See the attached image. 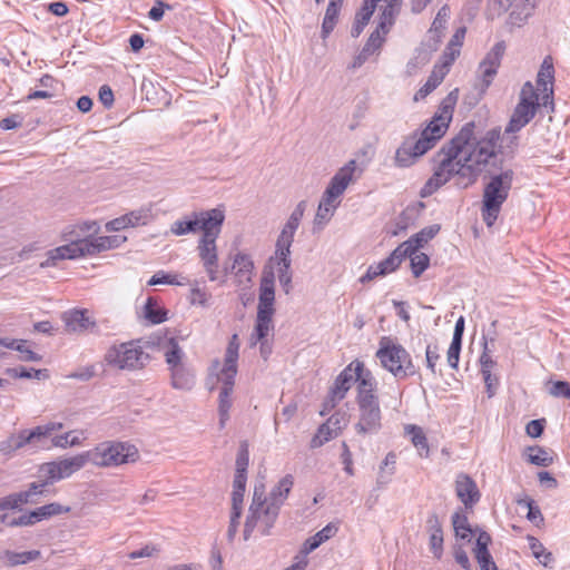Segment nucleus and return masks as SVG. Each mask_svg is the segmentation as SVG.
Returning <instances> with one entry per match:
<instances>
[{
  "label": "nucleus",
  "instance_id": "1",
  "mask_svg": "<svg viewBox=\"0 0 570 570\" xmlns=\"http://www.w3.org/2000/svg\"><path fill=\"white\" fill-rule=\"evenodd\" d=\"M474 128L473 121L466 122L456 136L441 148L436 155L438 166L425 183L422 196L433 194L451 178H455L456 186L468 188L478 180L483 170L497 165L501 150L500 129H490L478 138Z\"/></svg>",
  "mask_w": 570,
  "mask_h": 570
},
{
  "label": "nucleus",
  "instance_id": "2",
  "mask_svg": "<svg viewBox=\"0 0 570 570\" xmlns=\"http://www.w3.org/2000/svg\"><path fill=\"white\" fill-rule=\"evenodd\" d=\"M356 403L358 406V420L354 424L356 434L362 438L377 434L382 428V412L376 393V381H371L370 377L362 381Z\"/></svg>",
  "mask_w": 570,
  "mask_h": 570
},
{
  "label": "nucleus",
  "instance_id": "3",
  "mask_svg": "<svg viewBox=\"0 0 570 570\" xmlns=\"http://www.w3.org/2000/svg\"><path fill=\"white\" fill-rule=\"evenodd\" d=\"M513 177L514 171L507 168L500 174L492 175L484 186L481 214L488 227H491L498 219L501 207L508 199Z\"/></svg>",
  "mask_w": 570,
  "mask_h": 570
},
{
  "label": "nucleus",
  "instance_id": "4",
  "mask_svg": "<svg viewBox=\"0 0 570 570\" xmlns=\"http://www.w3.org/2000/svg\"><path fill=\"white\" fill-rule=\"evenodd\" d=\"M279 510L281 509L277 507L272 505L266 498L264 484H256L244 525V539L248 540L252 532L257 527L261 529L263 535H268L279 514Z\"/></svg>",
  "mask_w": 570,
  "mask_h": 570
},
{
  "label": "nucleus",
  "instance_id": "5",
  "mask_svg": "<svg viewBox=\"0 0 570 570\" xmlns=\"http://www.w3.org/2000/svg\"><path fill=\"white\" fill-rule=\"evenodd\" d=\"M370 377L371 381H376L372 372L365 368V365L361 361H353L348 364L335 379L332 387L330 389L328 395L323 403L322 415L333 410L347 394L353 384L356 385V391L360 393V386L362 381Z\"/></svg>",
  "mask_w": 570,
  "mask_h": 570
},
{
  "label": "nucleus",
  "instance_id": "6",
  "mask_svg": "<svg viewBox=\"0 0 570 570\" xmlns=\"http://www.w3.org/2000/svg\"><path fill=\"white\" fill-rule=\"evenodd\" d=\"M383 368L389 371L396 380H404L417 373L410 353L389 337L380 341V347L375 354Z\"/></svg>",
  "mask_w": 570,
  "mask_h": 570
},
{
  "label": "nucleus",
  "instance_id": "7",
  "mask_svg": "<svg viewBox=\"0 0 570 570\" xmlns=\"http://www.w3.org/2000/svg\"><path fill=\"white\" fill-rule=\"evenodd\" d=\"M87 462L100 468L118 466L135 462L138 450L127 442L105 441L85 451Z\"/></svg>",
  "mask_w": 570,
  "mask_h": 570
},
{
  "label": "nucleus",
  "instance_id": "8",
  "mask_svg": "<svg viewBox=\"0 0 570 570\" xmlns=\"http://www.w3.org/2000/svg\"><path fill=\"white\" fill-rule=\"evenodd\" d=\"M149 358V355L142 350L139 342L136 341L112 345L105 355V361L108 365L126 371H136L145 367Z\"/></svg>",
  "mask_w": 570,
  "mask_h": 570
},
{
  "label": "nucleus",
  "instance_id": "9",
  "mask_svg": "<svg viewBox=\"0 0 570 570\" xmlns=\"http://www.w3.org/2000/svg\"><path fill=\"white\" fill-rule=\"evenodd\" d=\"M185 354L178 343L170 338L165 347V360L170 372V384L176 390L189 391L196 383L195 372L184 361Z\"/></svg>",
  "mask_w": 570,
  "mask_h": 570
},
{
  "label": "nucleus",
  "instance_id": "10",
  "mask_svg": "<svg viewBox=\"0 0 570 570\" xmlns=\"http://www.w3.org/2000/svg\"><path fill=\"white\" fill-rule=\"evenodd\" d=\"M225 214L220 208L193 212L183 219L174 222L170 226V233L175 236H183L202 230L204 234L210 232L216 226H223Z\"/></svg>",
  "mask_w": 570,
  "mask_h": 570
},
{
  "label": "nucleus",
  "instance_id": "11",
  "mask_svg": "<svg viewBox=\"0 0 570 570\" xmlns=\"http://www.w3.org/2000/svg\"><path fill=\"white\" fill-rule=\"evenodd\" d=\"M458 99V89L451 91L442 101L439 112L433 117L429 125L417 132V139L424 142L429 151L440 140L452 119L453 109Z\"/></svg>",
  "mask_w": 570,
  "mask_h": 570
},
{
  "label": "nucleus",
  "instance_id": "12",
  "mask_svg": "<svg viewBox=\"0 0 570 570\" xmlns=\"http://www.w3.org/2000/svg\"><path fill=\"white\" fill-rule=\"evenodd\" d=\"M87 463L86 454L81 452L70 458L43 463L39 469V473L47 482L53 483L71 476Z\"/></svg>",
  "mask_w": 570,
  "mask_h": 570
},
{
  "label": "nucleus",
  "instance_id": "13",
  "mask_svg": "<svg viewBox=\"0 0 570 570\" xmlns=\"http://www.w3.org/2000/svg\"><path fill=\"white\" fill-rule=\"evenodd\" d=\"M222 230V226H216L210 232L204 233L198 240L197 250L203 266L208 275L209 281L214 282L218 278V255L216 239Z\"/></svg>",
  "mask_w": 570,
  "mask_h": 570
},
{
  "label": "nucleus",
  "instance_id": "14",
  "mask_svg": "<svg viewBox=\"0 0 570 570\" xmlns=\"http://www.w3.org/2000/svg\"><path fill=\"white\" fill-rule=\"evenodd\" d=\"M219 360L213 361L210 365V374L216 375L217 380L223 383L218 397V415H219V429L223 430L229 419V410L232 407V393L234 387V380L236 374L225 373L219 370Z\"/></svg>",
  "mask_w": 570,
  "mask_h": 570
},
{
  "label": "nucleus",
  "instance_id": "15",
  "mask_svg": "<svg viewBox=\"0 0 570 570\" xmlns=\"http://www.w3.org/2000/svg\"><path fill=\"white\" fill-rule=\"evenodd\" d=\"M426 151V146L417 139V132H414L406 137L396 149L394 164L401 168L410 167Z\"/></svg>",
  "mask_w": 570,
  "mask_h": 570
},
{
  "label": "nucleus",
  "instance_id": "16",
  "mask_svg": "<svg viewBox=\"0 0 570 570\" xmlns=\"http://www.w3.org/2000/svg\"><path fill=\"white\" fill-rule=\"evenodd\" d=\"M62 321L67 332L69 333L90 332L97 335L102 334L100 324L90 318L87 309H72L66 312L62 315Z\"/></svg>",
  "mask_w": 570,
  "mask_h": 570
},
{
  "label": "nucleus",
  "instance_id": "17",
  "mask_svg": "<svg viewBox=\"0 0 570 570\" xmlns=\"http://www.w3.org/2000/svg\"><path fill=\"white\" fill-rule=\"evenodd\" d=\"M505 52L504 41L497 42L480 62L479 71L484 89L493 81Z\"/></svg>",
  "mask_w": 570,
  "mask_h": 570
},
{
  "label": "nucleus",
  "instance_id": "18",
  "mask_svg": "<svg viewBox=\"0 0 570 570\" xmlns=\"http://www.w3.org/2000/svg\"><path fill=\"white\" fill-rule=\"evenodd\" d=\"M41 445L38 441V435L35 428L31 430H21L18 433L11 434L6 440L0 442V452L3 455H12L18 450L31 446L38 449Z\"/></svg>",
  "mask_w": 570,
  "mask_h": 570
},
{
  "label": "nucleus",
  "instance_id": "19",
  "mask_svg": "<svg viewBox=\"0 0 570 570\" xmlns=\"http://www.w3.org/2000/svg\"><path fill=\"white\" fill-rule=\"evenodd\" d=\"M275 275L272 271L264 272L259 286L257 314L274 315L275 302Z\"/></svg>",
  "mask_w": 570,
  "mask_h": 570
},
{
  "label": "nucleus",
  "instance_id": "20",
  "mask_svg": "<svg viewBox=\"0 0 570 570\" xmlns=\"http://www.w3.org/2000/svg\"><path fill=\"white\" fill-rule=\"evenodd\" d=\"M277 273V278L285 293L288 294L292 288V273H291V248L276 247L274 257L271 258Z\"/></svg>",
  "mask_w": 570,
  "mask_h": 570
},
{
  "label": "nucleus",
  "instance_id": "21",
  "mask_svg": "<svg viewBox=\"0 0 570 570\" xmlns=\"http://www.w3.org/2000/svg\"><path fill=\"white\" fill-rule=\"evenodd\" d=\"M455 493L466 509H471L480 500V492L474 480L465 473L455 479Z\"/></svg>",
  "mask_w": 570,
  "mask_h": 570
},
{
  "label": "nucleus",
  "instance_id": "22",
  "mask_svg": "<svg viewBox=\"0 0 570 570\" xmlns=\"http://www.w3.org/2000/svg\"><path fill=\"white\" fill-rule=\"evenodd\" d=\"M83 246H86V244H82V239H78L53 248L48 252V257L45 262L41 263V267L55 266L57 261L75 259L85 256L86 254Z\"/></svg>",
  "mask_w": 570,
  "mask_h": 570
},
{
  "label": "nucleus",
  "instance_id": "23",
  "mask_svg": "<svg viewBox=\"0 0 570 570\" xmlns=\"http://www.w3.org/2000/svg\"><path fill=\"white\" fill-rule=\"evenodd\" d=\"M553 79H554V68H553L552 58L550 56H547L541 63V67H540V70L538 72V77H537V83L543 92L542 104L544 106L552 98Z\"/></svg>",
  "mask_w": 570,
  "mask_h": 570
},
{
  "label": "nucleus",
  "instance_id": "24",
  "mask_svg": "<svg viewBox=\"0 0 570 570\" xmlns=\"http://www.w3.org/2000/svg\"><path fill=\"white\" fill-rule=\"evenodd\" d=\"M537 111L538 108H535V106L517 104L510 121L505 127V132L513 134L520 131L534 118Z\"/></svg>",
  "mask_w": 570,
  "mask_h": 570
},
{
  "label": "nucleus",
  "instance_id": "25",
  "mask_svg": "<svg viewBox=\"0 0 570 570\" xmlns=\"http://www.w3.org/2000/svg\"><path fill=\"white\" fill-rule=\"evenodd\" d=\"M126 240V237L121 236H98V237H87L82 238L85 254L86 255H95L111 248L118 247L121 243Z\"/></svg>",
  "mask_w": 570,
  "mask_h": 570
},
{
  "label": "nucleus",
  "instance_id": "26",
  "mask_svg": "<svg viewBox=\"0 0 570 570\" xmlns=\"http://www.w3.org/2000/svg\"><path fill=\"white\" fill-rule=\"evenodd\" d=\"M356 169V161L350 160L332 177L327 187L340 194H344L348 185L353 181V175Z\"/></svg>",
  "mask_w": 570,
  "mask_h": 570
},
{
  "label": "nucleus",
  "instance_id": "27",
  "mask_svg": "<svg viewBox=\"0 0 570 570\" xmlns=\"http://www.w3.org/2000/svg\"><path fill=\"white\" fill-rule=\"evenodd\" d=\"M293 485H294V476L292 474H286L278 481L277 484H275L273 487L268 497H266V498L272 503V505H275L278 509H281V507L284 504L285 500L287 499Z\"/></svg>",
  "mask_w": 570,
  "mask_h": 570
},
{
  "label": "nucleus",
  "instance_id": "28",
  "mask_svg": "<svg viewBox=\"0 0 570 570\" xmlns=\"http://www.w3.org/2000/svg\"><path fill=\"white\" fill-rule=\"evenodd\" d=\"M426 524L430 532V549L434 557L440 558L443 551V531L438 515L432 513Z\"/></svg>",
  "mask_w": 570,
  "mask_h": 570
},
{
  "label": "nucleus",
  "instance_id": "29",
  "mask_svg": "<svg viewBox=\"0 0 570 570\" xmlns=\"http://www.w3.org/2000/svg\"><path fill=\"white\" fill-rule=\"evenodd\" d=\"M410 246V243H402L391 253L389 257L376 264L379 268L382 269V275H386L399 267L401 262L407 257L406 248Z\"/></svg>",
  "mask_w": 570,
  "mask_h": 570
},
{
  "label": "nucleus",
  "instance_id": "30",
  "mask_svg": "<svg viewBox=\"0 0 570 570\" xmlns=\"http://www.w3.org/2000/svg\"><path fill=\"white\" fill-rule=\"evenodd\" d=\"M337 532V527L333 523H328L322 530L316 532L313 537L308 538L303 547L304 553H311L317 549L323 542L327 541Z\"/></svg>",
  "mask_w": 570,
  "mask_h": 570
},
{
  "label": "nucleus",
  "instance_id": "31",
  "mask_svg": "<svg viewBox=\"0 0 570 570\" xmlns=\"http://www.w3.org/2000/svg\"><path fill=\"white\" fill-rule=\"evenodd\" d=\"M440 232V225H431L423 229H421L419 233H416L414 236H412L410 239L405 240L404 243H410V247L407 249V255H412L414 250H417L420 247H423L424 244H426L429 240L435 237V235Z\"/></svg>",
  "mask_w": 570,
  "mask_h": 570
},
{
  "label": "nucleus",
  "instance_id": "32",
  "mask_svg": "<svg viewBox=\"0 0 570 570\" xmlns=\"http://www.w3.org/2000/svg\"><path fill=\"white\" fill-rule=\"evenodd\" d=\"M238 350H239L238 337L236 334H234L228 343L227 348H226L224 365H223V367L219 366L218 371L229 373V375L237 374Z\"/></svg>",
  "mask_w": 570,
  "mask_h": 570
},
{
  "label": "nucleus",
  "instance_id": "33",
  "mask_svg": "<svg viewBox=\"0 0 570 570\" xmlns=\"http://www.w3.org/2000/svg\"><path fill=\"white\" fill-rule=\"evenodd\" d=\"M382 33V29L380 28V26H377V28L370 35L361 53L356 58L354 66H361L363 61H365L372 53H374L379 48H381L384 41Z\"/></svg>",
  "mask_w": 570,
  "mask_h": 570
},
{
  "label": "nucleus",
  "instance_id": "34",
  "mask_svg": "<svg viewBox=\"0 0 570 570\" xmlns=\"http://www.w3.org/2000/svg\"><path fill=\"white\" fill-rule=\"evenodd\" d=\"M343 1L330 0L322 23V36L326 38L335 28Z\"/></svg>",
  "mask_w": 570,
  "mask_h": 570
},
{
  "label": "nucleus",
  "instance_id": "35",
  "mask_svg": "<svg viewBox=\"0 0 570 570\" xmlns=\"http://www.w3.org/2000/svg\"><path fill=\"white\" fill-rule=\"evenodd\" d=\"M452 525L456 538L466 542L471 541L474 530L469 523L468 517L461 510L453 513Z\"/></svg>",
  "mask_w": 570,
  "mask_h": 570
},
{
  "label": "nucleus",
  "instance_id": "36",
  "mask_svg": "<svg viewBox=\"0 0 570 570\" xmlns=\"http://www.w3.org/2000/svg\"><path fill=\"white\" fill-rule=\"evenodd\" d=\"M374 10V6L363 2L361 9L355 14V20L351 29V36L353 38H357L362 33L363 29L368 23Z\"/></svg>",
  "mask_w": 570,
  "mask_h": 570
},
{
  "label": "nucleus",
  "instance_id": "37",
  "mask_svg": "<svg viewBox=\"0 0 570 570\" xmlns=\"http://www.w3.org/2000/svg\"><path fill=\"white\" fill-rule=\"evenodd\" d=\"M40 556V551H24V552H13L6 550L1 554V560L9 566L24 564L27 562L33 561L38 559Z\"/></svg>",
  "mask_w": 570,
  "mask_h": 570
},
{
  "label": "nucleus",
  "instance_id": "38",
  "mask_svg": "<svg viewBox=\"0 0 570 570\" xmlns=\"http://www.w3.org/2000/svg\"><path fill=\"white\" fill-rule=\"evenodd\" d=\"M253 262L248 255L238 253L234 258L233 269H236L235 275L238 277V281L242 283L244 281H250V274L253 271Z\"/></svg>",
  "mask_w": 570,
  "mask_h": 570
},
{
  "label": "nucleus",
  "instance_id": "39",
  "mask_svg": "<svg viewBox=\"0 0 570 570\" xmlns=\"http://www.w3.org/2000/svg\"><path fill=\"white\" fill-rule=\"evenodd\" d=\"M247 476L235 473L232 492V509L243 510L244 493L246 489Z\"/></svg>",
  "mask_w": 570,
  "mask_h": 570
},
{
  "label": "nucleus",
  "instance_id": "40",
  "mask_svg": "<svg viewBox=\"0 0 570 570\" xmlns=\"http://www.w3.org/2000/svg\"><path fill=\"white\" fill-rule=\"evenodd\" d=\"M299 226V222L292 219L288 217L286 224L284 225L277 240H276V247H286L291 248L294 235Z\"/></svg>",
  "mask_w": 570,
  "mask_h": 570
},
{
  "label": "nucleus",
  "instance_id": "41",
  "mask_svg": "<svg viewBox=\"0 0 570 570\" xmlns=\"http://www.w3.org/2000/svg\"><path fill=\"white\" fill-rule=\"evenodd\" d=\"M33 511H35V514L37 515V521L40 522L42 520L49 519L55 515L68 513L70 511V508L63 507L58 502H52V503L39 507Z\"/></svg>",
  "mask_w": 570,
  "mask_h": 570
},
{
  "label": "nucleus",
  "instance_id": "42",
  "mask_svg": "<svg viewBox=\"0 0 570 570\" xmlns=\"http://www.w3.org/2000/svg\"><path fill=\"white\" fill-rule=\"evenodd\" d=\"M527 451L529 452L528 461L531 464L538 466H549L553 462V459L549 452L541 446H529Z\"/></svg>",
  "mask_w": 570,
  "mask_h": 570
},
{
  "label": "nucleus",
  "instance_id": "43",
  "mask_svg": "<svg viewBox=\"0 0 570 570\" xmlns=\"http://www.w3.org/2000/svg\"><path fill=\"white\" fill-rule=\"evenodd\" d=\"M125 218L129 227L147 225L151 219V209L148 207H141L125 214Z\"/></svg>",
  "mask_w": 570,
  "mask_h": 570
},
{
  "label": "nucleus",
  "instance_id": "44",
  "mask_svg": "<svg viewBox=\"0 0 570 570\" xmlns=\"http://www.w3.org/2000/svg\"><path fill=\"white\" fill-rule=\"evenodd\" d=\"M406 432L411 436V441L414 446L419 450L420 455H428L429 445L422 429L415 425H410L406 428Z\"/></svg>",
  "mask_w": 570,
  "mask_h": 570
},
{
  "label": "nucleus",
  "instance_id": "45",
  "mask_svg": "<svg viewBox=\"0 0 570 570\" xmlns=\"http://www.w3.org/2000/svg\"><path fill=\"white\" fill-rule=\"evenodd\" d=\"M145 317L153 324L166 321V312L157 305V302L149 297L145 304Z\"/></svg>",
  "mask_w": 570,
  "mask_h": 570
},
{
  "label": "nucleus",
  "instance_id": "46",
  "mask_svg": "<svg viewBox=\"0 0 570 570\" xmlns=\"http://www.w3.org/2000/svg\"><path fill=\"white\" fill-rule=\"evenodd\" d=\"M273 328V315L257 314L254 327L256 340H265Z\"/></svg>",
  "mask_w": 570,
  "mask_h": 570
},
{
  "label": "nucleus",
  "instance_id": "47",
  "mask_svg": "<svg viewBox=\"0 0 570 570\" xmlns=\"http://www.w3.org/2000/svg\"><path fill=\"white\" fill-rule=\"evenodd\" d=\"M399 11L400 7H394L393 3L387 1V4L384 8L379 22V26L382 29L383 35H386L389 32V29L393 24L394 18L399 13Z\"/></svg>",
  "mask_w": 570,
  "mask_h": 570
},
{
  "label": "nucleus",
  "instance_id": "48",
  "mask_svg": "<svg viewBox=\"0 0 570 570\" xmlns=\"http://www.w3.org/2000/svg\"><path fill=\"white\" fill-rule=\"evenodd\" d=\"M529 546L533 556L544 566L553 560L552 553L548 552L543 544L534 537H529Z\"/></svg>",
  "mask_w": 570,
  "mask_h": 570
},
{
  "label": "nucleus",
  "instance_id": "49",
  "mask_svg": "<svg viewBox=\"0 0 570 570\" xmlns=\"http://www.w3.org/2000/svg\"><path fill=\"white\" fill-rule=\"evenodd\" d=\"M407 256L411 259V269L414 277H419L429 267V256L424 253H417V250H414L412 255Z\"/></svg>",
  "mask_w": 570,
  "mask_h": 570
},
{
  "label": "nucleus",
  "instance_id": "50",
  "mask_svg": "<svg viewBox=\"0 0 570 570\" xmlns=\"http://www.w3.org/2000/svg\"><path fill=\"white\" fill-rule=\"evenodd\" d=\"M518 104L535 106V108H539V106H540L539 96H538L533 85L530 81H527L522 86Z\"/></svg>",
  "mask_w": 570,
  "mask_h": 570
},
{
  "label": "nucleus",
  "instance_id": "51",
  "mask_svg": "<svg viewBox=\"0 0 570 570\" xmlns=\"http://www.w3.org/2000/svg\"><path fill=\"white\" fill-rule=\"evenodd\" d=\"M0 522L7 523L9 527H28L36 524L38 521L35 511H31L12 519H8V515L4 514L0 518Z\"/></svg>",
  "mask_w": 570,
  "mask_h": 570
},
{
  "label": "nucleus",
  "instance_id": "52",
  "mask_svg": "<svg viewBox=\"0 0 570 570\" xmlns=\"http://www.w3.org/2000/svg\"><path fill=\"white\" fill-rule=\"evenodd\" d=\"M8 374H10L12 377H19V379H37L41 380L47 377V371L46 370H35V368H26V367H16V368H8Z\"/></svg>",
  "mask_w": 570,
  "mask_h": 570
},
{
  "label": "nucleus",
  "instance_id": "53",
  "mask_svg": "<svg viewBox=\"0 0 570 570\" xmlns=\"http://www.w3.org/2000/svg\"><path fill=\"white\" fill-rule=\"evenodd\" d=\"M28 503V495L19 493H12L10 495L0 499V510H12Z\"/></svg>",
  "mask_w": 570,
  "mask_h": 570
},
{
  "label": "nucleus",
  "instance_id": "54",
  "mask_svg": "<svg viewBox=\"0 0 570 570\" xmlns=\"http://www.w3.org/2000/svg\"><path fill=\"white\" fill-rule=\"evenodd\" d=\"M443 77V73L438 75L435 71H433L424 86H422L415 94V100L425 98L430 92H432L442 82Z\"/></svg>",
  "mask_w": 570,
  "mask_h": 570
},
{
  "label": "nucleus",
  "instance_id": "55",
  "mask_svg": "<svg viewBox=\"0 0 570 570\" xmlns=\"http://www.w3.org/2000/svg\"><path fill=\"white\" fill-rule=\"evenodd\" d=\"M519 505H525L528 508L527 519L534 523L535 525H539L543 522V515L541 513V510L539 507L534 503L531 499H524L518 501Z\"/></svg>",
  "mask_w": 570,
  "mask_h": 570
},
{
  "label": "nucleus",
  "instance_id": "56",
  "mask_svg": "<svg viewBox=\"0 0 570 570\" xmlns=\"http://www.w3.org/2000/svg\"><path fill=\"white\" fill-rule=\"evenodd\" d=\"M449 17V9L446 7H442L436 17L434 18L432 22V27L430 29V33L432 37H440L445 29L446 19Z\"/></svg>",
  "mask_w": 570,
  "mask_h": 570
},
{
  "label": "nucleus",
  "instance_id": "57",
  "mask_svg": "<svg viewBox=\"0 0 570 570\" xmlns=\"http://www.w3.org/2000/svg\"><path fill=\"white\" fill-rule=\"evenodd\" d=\"M333 438H335V435L333 434V432L331 431L328 424L326 423H323L318 430H317V433L313 436V439L311 440V448L312 449H316V448H320L322 446L324 443H326L327 441L332 440Z\"/></svg>",
  "mask_w": 570,
  "mask_h": 570
},
{
  "label": "nucleus",
  "instance_id": "58",
  "mask_svg": "<svg viewBox=\"0 0 570 570\" xmlns=\"http://www.w3.org/2000/svg\"><path fill=\"white\" fill-rule=\"evenodd\" d=\"M63 429V423L61 422H49L43 425H38L35 428L36 433L38 435V441L43 443V440L50 436L53 432L60 431Z\"/></svg>",
  "mask_w": 570,
  "mask_h": 570
},
{
  "label": "nucleus",
  "instance_id": "59",
  "mask_svg": "<svg viewBox=\"0 0 570 570\" xmlns=\"http://www.w3.org/2000/svg\"><path fill=\"white\" fill-rule=\"evenodd\" d=\"M242 513H243V510H240V509H232L230 510L229 525L227 529V539L230 542L236 537Z\"/></svg>",
  "mask_w": 570,
  "mask_h": 570
},
{
  "label": "nucleus",
  "instance_id": "60",
  "mask_svg": "<svg viewBox=\"0 0 570 570\" xmlns=\"http://www.w3.org/2000/svg\"><path fill=\"white\" fill-rule=\"evenodd\" d=\"M325 423L328 424L331 431L336 436L338 432L346 425L345 413L335 412Z\"/></svg>",
  "mask_w": 570,
  "mask_h": 570
},
{
  "label": "nucleus",
  "instance_id": "61",
  "mask_svg": "<svg viewBox=\"0 0 570 570\" xmlns=\"http://www.w3.org/2000/svg\"><path fill=\"white\" fill-rule=\"evenodd\" d=\"M249 463V454L245 444L242 445L236 459V473H240L244 476H247V468Z\"/></svg>",
  "mask_w": 570,
  "mask_h": 570
},
{
  "label": "nucleus",
  "instance_id": "62",
  "mask_svg": "<svg viewBox=\"0 0 570 570\" xmlns=\"http://www.w3.org/2000/svg\"><path fill=\"white\" fill-rule=\"evenodd\" d=\"M340 197L341 195L331 189L330 187H326L325 191L323 193L322 199L320 204L325 207H330L332 209H336L340 205Z\"/></svg>",
  "mask_w": 570,
  "mask_h": 570
},
{
  "label": "nucleus",
  "instance_id": "63",
  "mask_svg": "<svg viewBox=\"0 0 570 570\" xmlns=\"http://www.w3.org/2000/svg\"><path fill=\"white\" fill-rule=\"evenodd\" d=\"M462 342L452 341L450 347L448 350V364L452 368H458L460 352H461Z\"/></svg>",
  "mask_w": 570,
  "mask_h": 570
},
{
  "label": "nucleus",
  "instance_id": "64",
  "mask_svg": "<svg viewBox=\"0 0 570 570\" xmlns=\"http://www.w3.org/2000/svg\"><path fill=\"white\" fill-rule=\"evenodd\" d=\"M550 394L556 397H566L570 400V384L566 381H557L550 389Z\"/></svg>",
  "mask_w": 570,
  "mask_h": 570
}]
</instances>
